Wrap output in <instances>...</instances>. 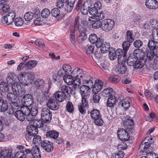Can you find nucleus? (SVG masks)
Instances as JSON below:
<instances>
[{
	"label": "nucleus",
	"mask_w": 158,
	"mask_h": 158,
	"mask_svg": "<svg viewBox=\"0 0 158 158\" xmlns=\"http://www.w3.org/2000/svg\"><path fill=\"white\" fill-rule=\"evenodd\" d=\"M0 155L1 158H11L12 156L11 155V150L5 149H1Z\"/></svg>",
	"instance_id": "obj_19"
},
{
	"label": "nucleus",
	"mask_w": 158,
	"mask_h": 158,
	"mask_svg": "<svg viewBox=\"0 0 158 158\" xmlns=\"http://www.w3.org/2000/svg\"><path fill=\"white\" fill-rule=\"evenodd\" d=\"M95 19L94 20H93L92 22H93L92 26L93 28L94 29H97L101 27L102 26V22L98 20Z\"/></svg>",
	"instance_id": "obj_39"
},
{
	"label": "nucleus",
	"mask_w": 158,
	"mask_h": 158,
	"mask_svg": "<svg viewBox=\"0 0 158 158\" xmlns=\"http://www.w3.org/2000/svg\"><path fill=\"white\" fill-rule=\"evenodd\" d=\"M33 14L31 12H26L24 15V19L26 21H29L33 18Z\"/></svg>",
	"instance_id": "obj_49"
},
{
	"label": "nucleus",
	"mask_w": 158,
	"mask_h": 158,
	"mask_svg": "<svg viewBox=\"0 0 158 158\" xmlns=\"http://www.w3.org/2000/svg\"><path fill=\"white\" fill-rule=\"evenodd\" d=\"M117 135L119 139L123 141L128 140L130 135L127 131L124 129L121 128L118 130Z\"/></svg>",
	"instance_id": "obj_11"
},
{
	"label": "nucleus",
	"mask_w": 158,
	"mask_h": 158,
	"mask_svg": "<svg viewBox=\"0 0 158 158\" xmlns=\"http://www.w3.org/2000/svg\"><path fill=\"white\" fill-rule=\"evenodd\" d=\"M150 139V140H152V138L151 137L148 136L146 137L140 144L139 148V151L140 152L144 153L145 152L147 156L148 154L151 153L150 152H148L147 151V144Z\"/></svg>",
	"instance_id": "obj_10"
},
{
	"label": "nucleus",
	"mask_w": 158,
	"mask_h": 158,
	"mask_svg": "<svg viewBox=\"0 0 158 158\" xmlns=\"http://www.w3.org/2000/svg\"><path fill=\"white\" fill-rule=\"evenodd\" d=\"M74 30L79 31H82L83 30V28L80 23L79 18V16H77L75 18L74 23Z\"/></svg>",
	"instance_id": "obj_30"
},
{
	"label": "nucleus",
	"mask_w": 158,
	"mask_h": 158,
	"mask_svg": "<svg viewBox=\"0 0 158 158\" xmlns=\"http://www.w3.org/2000/svg\"><path fill=\"white\" fill-rule=\"evenodd\" d=\"M126 55L122 56L118 58V63L121 65H125L126 60Z\"/></svg>",
	"instance_id": "obj_53"
},
{
	"label": "nucleus",
	"mask_w": 158,
	"mask_h": 158,
	"mask_svg": "<svg viewBox=\"0 0 158 158\" xmlns=\"http://www.w3.org/2000/svg\"><path fill=\"white\" fill-rule=\"evenodd\" d=\"M15 115L18 119L21 121H24L25 118L23 111L20 110L15 112Z\"/></svg>",
	"instance_id": "obj_27"
},
{
	"label": "nucleus",
	"mask_w": 158,
	"mask_h": 158,
	"mask_svg": "<svg viewBox=\"0 0 158 158\" xmlns=\"http://www.w3.org/2000/svg\"><path fill=\"white\" fill-rule=\"evenodd\" d=\"M107 15V14L106 12L105 11H102L100 13H98V12L97 13V15L95 16L94 19L100 20L106 17Z\"/></svg>",
	"instance_id": "obj_34"
},
{
	"label": "nucleus",
	"mask_w": 158,
	"mask_h": 158,
	"mask_svg": "<svg viewBox=\"0 0 158 158\" xmlns=\"http://www.w3.org/2000/svg\"><path fill=\"white\" fill-rule=\"evenodd\" d=\"M103 84L101 81L96 80L93 87V90L97 92L100 91L102 89Z\"/></svg>",
	"instance_id": "obj_22"
},
{
	"label": "nucleus",
	"mask_w": 158,
	"mask_h": 158,
	"mask_svg": "<svg viewBox=\"0 0 158 158\" xmlns=\"http://www.w3.org/2000/svg\"><path fill=\"white\" fill-rule=\"evenodd\" d=\"M53 97L56 100L59 102L64 101L66 98V95L61 91H57L53 94Z\"/></svg>",
	"instance_id": "obj_17"
},
{
	"label": "nucleus",
	"mask_w": 158,
	"mask_h": 158,
	"mask_svg": "<svg viewBox=\"0 0 158 158\" xmlns=\"http://www.w3.org/2000/svg\"><path fill=\"white\" fill-rule=\"evenodd\" d=\"M52 113L49 109H42L41 120L44 123L48 124L52 120Z\"/></svg>",
	"instance_id": "obj_7"
},
{
	"label": "nucleus",
	"mask_w": 158,
	"mask_h": 158,
	"mask_svg": "<svg viewBox=\"0 0 158 158\" xmlns=\"http://www.w3.org/2000/svg\"><path fill=\"white\" fill-rule=\"evenodd\" d=\"M117 99L115 96H112L108 98V100L107 102L106 105L107 107H113L115 105Z\"/></svg>",
	"instance_id": "obj_24"
},
{
	"label": "nucleus",
	"mask_w": 158,
	"mask_h": 158,
	"mask_svg": "<svg viewBox=\"0 0 158 158\" xmlns=\"http://www.w3.org/2000/svg\"><path fill=\"white\" fill-rule=\"evenodd\" d=\"M22 102L23 105L21 106V108H24L25 107L27 109H29V107L31 106L33 103V100L32 97L29 94H25L23 98Z\"/></svg>",
	"instance_id": "obj_8"
},
{
	"label": "nucleus",
	"mask_w": 158,
	"mask_h": 158,
	"mask_svg": "<svg viewBox=\"0 0 158 158\" xmlns=\"http://www.w3.org/2000/svg\"><path fill=\"white\" fill-rule=\"evenodd\" d=\"M33 73L31 72H22L18 75V79L20 83L23 85H26L27 80L31 82L34 79Z\"/></svg>",
	"instance_id": "obj_3"
},
{
	"label": "nucleus",
	"mask_w": 158,
	"mask_h": 158,
	"mask_svg": "<svg viewBox=\"0 0 158 158\" xmlns=\"http://www.w3.org/2000/svg\"><path fill=\"white\" fill-rule=\"evenodd\" d=\"M75 71L73 70L71 73V75H67L63 77V80L66 84L69 85H73V87L77 88L79 87L81 81L77 75H73Z\"/></svg>",
	"instance_id": "obj_2"
},
{
	"label": "nucleus",
	"mask_w": 158,
	"mask_h": 158,
	"mask_svg": "<svg viewBox=\"0 0 158 158\" xmlns=\"http://www.w3.org/2000/svg\"><path fill=\"white\" fill-rule=\"evenodd\" d=\"M14 23L15 25L16 26H21L23 24V20L21 18H17L15 20Z\"/></svg>",
	"instance_id": "obj_57"
},
{
	"label": "nucleus",
	"mask_w": 158,
	"mask_h": 158,
	"mask_svg": "<svg viewBox=\"0 0 158 158\" xmlns=\"http://www.w3.org/2000/svg\"><path fill=\"white\" fill-rule=\"evenodd\" d=\"M59 133L56 131H48L46 134V136L48 137H49L53 139H56L59 135Z\"/></svg>",
	"instance_id": "obj_32"
},
{
	"label": "nucleus",
	"mask_w": 158,
	"mask_h": 158,
	"mask_svg": "<svg viewBox=\"0 0 158 158\" xmlns=\"http://www.w3.org/2000/svg\"><path fill=\"white\" fill-rule=\"evenodd\" d=\"M27 131L29 135L34 136L37 134L38 129L37 128L30 126L27 127Z\"/></svg>",
	"instance_id": "obj_29"
},
{
	"label": "nucleus",
	"mask_w": 158,
	"mask_h": 158,
	"mask_svg": "<svg viewBox=\"0 0 158 158\" xmlns=\"http://www.w3.org/2000/svg\"><path fill=\"white\" fill-rule=\"evenodd\" d=\"M0 90L2 92H6L9 90V87L7 84L2 82L0 84Z\"/></svg>",
	"instance_id": "obj_52"
},
{
	"label": "nucleus",
	"mask_w": 158,
	"mask_h": 158,
	"mask_svg": "<svg viewBox=\"0 0 158 158\" xmlns=\"http://www.w3.org/2000/svg\"><path fill=\"white\" fill-rule=\"evenodd\" d=\"M98 10H97L94 7H90V8H89V14L92 16V17L89 18V21H90L91 20L90 19V18H93L95 16L97 15V13L98 12Z\"/></svg>",
	"instance_id": "obj_44"
},
{
	"label": "nucleus",
	"mask_w": 158,
	"mask_h": 158,
	"mask_svg": "<svg viewBox=\"0 0 158 158\" xmlns=\"http://www.w3.org/2000/svg\"><path fill=\"white\" fill-rule=\"evenodd\" d=\"M23 111L25 116H27L26 119L28 121H31L33 119V117L31 115V109H25V111Z\"/></svg>",
	"instance_id": "obj_41"
},
{
	"label": "nucleus",
	"mask_w": 158,
	"mask_h": 158,
	"mask_svg": "<svg viewBox=\"0 0 158 158\" xmlns=\"http://www.w3.org/2000/svg\"><path fill=\"white\" fill-rule=\"evenodd\" d=\"M151 39L156 44H158V30L154 31L152 33V37Z\"/></svg>",
	"instance_id": "obj_46"
},
{
	"label": "nucleus",
	"mask_w": 158,
	"mask_h": 158,
	"mask_svg": "<svg viewBox=\"0 0 158 158\" xmlns=\"http://www.w3.org/2000/svg\"><path fill=\"white\" fill-rule=\"evenodd\" d=\"M147 151L148 152H150L151 153H154L153 151L154 150V148L152 147V140L150 139L148 142L147 144Z\"/></svg>",
	"instance_id": "obj_63"
},
{
	"label": "nucleus",
	"mask_w": 158,
	"mask_h": 158,
	"mask_svg": "<svg viewBox=\"0 0 158 158\" xmlns=\"http://www.w3.org/2000/svg\"><path fill=\"white\" fill-rule=\"evenodd\" d=\"M16 95V94L15 93L9 92L7 94V98L10 101H15L18 98V96Z\"/></svg>",
	"instance_id": "obj_36"
},
{
	"label": "nucleus",
	"mask_w": 158,
	"mask_h": 158,
	"mask_svg": "<svg viewBox=\"0 0 158 158\" xmlns=\"http://www.w3.org/2000/svg\"><path fill=\"white\" fill-rule=\"evenodd\" d=\"M133 55L137 60H144L145 54L142 49L138 48L135 50L133 52Z\"/></svg>",
	"instance_id": "obj_14"
},
{
	"label": "nucleus",
	"mask_w": 158,
	"mask_h": 158,
	"mask_svg": "<svg viewBox=\"0 0 158 158\" xmlns=\"http://www.w3.org/2000/svg\"><path fill=\"white\" fill-rule=\"evenodd\" d=\"M93 5V3L91 1H88L85 2L82 5L83 8L89 10L90 7Z\"/></svg>",
	"instance_id": "obj_59"
},
{
	"label": "nucleus",
	"mask_w": 158,
	"mask_h": 158,
	"mask_svg": "<svg viewBox=\"0 0 158 158\" xmlns=\"http://www.w3.org/2000/svg\"><path fill=\"white\" fill-rule=\"evenodd\" d=\"M15 157L16 158H27V156L22 151H19L15 153Z\"/></svg>",
	"instance_id": "obj_55"
},
{
	"label": "nucleus",
	"mask_w": 158,
	"mask_h": 158,
	"mask_svg": "<svg viewBox=\"0 0 158 158\" xmlns=\"http://www.w3.org/2000/svg\"><path fill=\"white\" fill-rule=\"evenodd\" d=\"M145 5L147 8L151 10H155L158 7V2L156 0H146Z\"/></svg>",
	"instance_id": "obj_15"
},
{
	"label": "nucleus",
	"mask_w": 158,
	"mask_h": 158,
	"mask_svg": "<svg viewBox=\"0 0 158 158\" xmlns=\"http://www.w3.org/2000/svg\"><path fill=\"white\" fill-rule=\"evenodd\" d=\"M17 76L16 74L14 73H11L9 74L8 76L6 79L7 82L8 83H11L13 81L16 80Z\"/></svg>",
	"instance_id": "obj_33"
},
{
	"label": "nucleus",
	"mask_w": 158,
	"mask_h": 158,
	"mask_svg": "<svg viewBox=\"0 0 158 158\" xmlns=\"http://www.w3.org/2000/svg\"><path fill=\"white\" fill-rule=\"evenodd\" d=\"M123 123L124 126L126 128H133L134 123L131 119L127 118L123 120Z\"/></svg>",
	"instance_id": "obj_25"
},
{
	"label": "nucleus",
	"mask_w": 158,
	"mask_h": 158,
	"mask_svg": "<svg viewBox=\"0 0 158 158\" xmlns=\"http://www.w3.org/2000/svg\"><path fill=\"white\" fill-rule=\"evenodd\" d=\"M62 68H63L66 74L69 73V72H71L72 70V68L70 65L67 64H64L62 66Z\"/></svg>",
	"instance_id": "obj_62"
},
{
	"label": "nucleus",
	"mask_w": 158,
	"mask_h": 158,
	"mask_svg": "<svg viewBox=\"0 0 158 158\" xmlns=\"http://www.w3.org/2000/svg\"><path fill=\"white\" fill-rule=\"evenodd\" d=\"M15 13L13 11L9 12L4 16L2 19V22L7 25L12 24L15 19Z\"/></svg>",
	"instance_id": "obj_6"
},
{
	"label": "nucleus",
	"mask_w": 158,
	"mask_h": 158,
	"mask_svg": "<svg viewBox=\"0 0 158 158\" xmlns=\"http://www.w3.org/2000/svg\"><path fill=\"white\" fill-rule=\"evenodd\" d=\"M94 46L90 45H87L86 46L85 48L84 51L87 54L90 55L92 54L94 51Z\"/></svg>",
	"instance_id": "obj_42"
},
{
	"label": "nucleus",
	"mask_w": 158,
	"mask_h": 158,
	"mask_svg": "<svg viewBox=\"0 0 158 158\" xmlns=\"http://www.w3.org/2000/svg\"><path fill=\"white\" fill-rule=\"evenodd\" d=\"M42 121L41 119V120L35 119H34V117H33V119L28 121L29 122V123L30 125V126L38 128H40L43 126V124L44 123Z\"/></svg>",
	"instance_id": "obj_18"
},
{
	"label": "nucleus",
	"mask_w": 158,
	"mask_h": 158,
	"mask_svg": "<svg viewBox=\"0 0 158 158\" xmlns=\"http://www.w3.org/2000/svg\"><path fill=\"white\" fill-rule=\"evenodd\" d=\"M70 40L71 43L73 45H75L76 41L75 40V36L74 31L73 30H71Z\"/></svg>",
	"instance_id": "obj_58"
},
{
	"label": "nucleus",
	"mask_w": 158,
	"mask_h": 158,
	"mask_svg": "<svg viewBox=\"0 0 158 158\" xmlns=\"http://www.w3.org/2000/svg\"><path fill=\"white\" fill-rule=\"evenodd\" d=\"M100 112L97 109H93L91 112V116L93 119L100 117Z\"/></svg>",
	"instance_id": "obj_51"
},
{
	"label": "nucleus",
	"mask_w": 158,
	"mask_h": 158,
	"mask_svg": "<svg viewBox=\"0 0 158 158\" xmlns=\"http://www.w3.org/2000/svg\"><path fill=\"white\" fill-rule=\"evenodd\" d=\"M114 25V23L113 20L110 19H106L102 21V29L106 32L111 30Z\"/></svg>",
	"instance_id": "obj_4"
},
{
	"label": "nucleus",
	"mask_w": 158,
	"mask_h": 158,
	"mask_svg": "<svg viewBox=\"0 0 158 158\" xmlns=\"http://www.w3.org/2000/svg\"><path fill=\"white\" fill-rule=\"evenodd\" d=\"M26 63V69L28 70L31 69L36 66L38 64L37 61L35 60L29 61Z\"/></svg>",
	"instance_id": "obj_31"
},
{
	"label": "nucleus",
	"mask_w": 158,
	"mask_h": 158,
	"mask_svg": "<svg viewBox=\"0 0 158 158\" xmlns=\"http://www.w3.org/2000/svg\"><path fill=\"white\" fill-rule=\"evenodd\" d=\"M41 146L44 149L48 152L52 151L54 149L53 143L50 141L46 140L42 142Z\"/></svg>",
	"instance_id": "obj_13"
},
{
	"label": "nucleus",
	"mask_w": 158,
	"mask_h": 158,
	"mask_svg": "<svg viewBox=\"0 0 158 158\" xmlns=\"http://www.w3.org/2000/svg\"><path fill=\"white\" fill-rule=\"evenodd\" d=\"M61 90V91L63 92L64 94L66 95V96L68 95H70L73 92V89L71 88L66 85L62 86Z\"/></svg>",
	"instance_id": "obj_26"
},
{
	"label": "nucleus",
	"mask_w": 158,
	"mask_h": 158,
	"mask_svg": "<svg viewBox=\"0 0 158 158\" xmlns=\"http://www.w3.org/2000/svg\"><path fill=\"white\" fill-rule=\"evenodd\" d=\"M145 62L144 60H137L134 66V68L138 69L142 68L144 65Z\"/></svg>",
	"instance_id": "obj_37"
},
{
	"label": "nucleus",
	"mask_w": 158,
	"mask_h": 158,
	"mask_svg": "<svg viewBox=\"0 0 158 158\" xmlns=\"http://www.w3.org/2000/svg\"><path fill=\"white\" fill-rule=\"evenodd\" d=\"M40 149L38 147L35 145L31 148L32 156L34 158H40L41 155L39 152Z\"/></svg>",
	"instance_id": "obj_21"
},
{
	"label": "nucleus",
	"mask_w": 158,
	"mask_h": 158,
	"mask_svg": "<svg viewBox=\"0 0 158 158\" xmlns=\"http://www.w3.org/2000/svg\"><path fill=\"white\" fill-rule=\"evenodd\" d=\"M50 14V11L49 10L46 8L42 10L41 16L43 18H46L48 17Z\"/></svg>",
	"instance_id": "obj_47"
},
{
	"label": "nucleus",
	"mask_w": 158,
	"mask_h": 158,
	"mask_svg": "<svg viewBox=\"0 0 158 158\" xmlns=\"http://www.w3.org/2000/svg\"><path fill=\"white\" fill-rule=\"evenodd\" d=\"M87 38L86 34L85 32H83L80 33L77 38V40L79 42H82L85 40Z\"/></svg>",
	"instance_id": "obj_54"
},
{
	"label": "nucleus",
	"mask_w": 158,
	"mask_h": 158,
	"mask_svg": "<svg viewBox=\"0 0 158 158\" xmlns=\"http://www.w3.org/2000/svg\"><path fill=\"white\" fill-rule=\"evenodd\" d=\"M103 40L101 43V45L100 47L98 48H100V51L102 53H105L109 51L110 50V45L109 43L105 42V44H102Z\"/></svg>",
	"instance_id": "obj_23"
},
{
	"label": "nucleus",
	"mask_w": 158,
	"mask_h": 158,
	"mask_svg": "<svg viewBox=\"0 0 158 158\" xmlns=\"http://www.w3.org/2000/svg\"><path fill=\"white\" fill-rule=\"evenodd\" d=\"M12 90L13 92L19 97H22L25 93V91L23 87H22L18 82H15L12 85Z\"/></svg>",
	"instance_id": "obj_5"
},
{
	"label": "nucleus",
	"mask_w": 158,
	"mask_h": 158,
	"mask_svg": "<svg viewBox=\"0 0 158 158\" xmlns=\"http://www.w3.org/2000/svg\"><path fill=\"white\" fill-rule=\"evenodd\" d=\"M113 90L112 88H107L104 89L102 92V95L104 97H108V98L112 96H114L112 95Z\"/></svg>",
	"instance_id": "obj_28"
},
{
	"label": "nucleus",
	"mask_w": 158,
	"mask_h": 158,
	"mask_svg": "<svg viewBox=\"0 0 158 158\" xmlns=\"http://www.w3.org/2000/svg\"><path fill=\"white\" fill-rule=\"evenodd\" d=\"M75 0H69V2L66 4L65 9L68 12L71 11L73 7V5L75 3Z\"/></svg>",
	"instance_id": "obj_35"
},
{
	"label": "nucleus",
	"mask_w": 158,
	"mask_h": 158,
	"mask_svg": "<svg viewBox=\"0 0 158 158\" xmlns=\"http://www.w3.org/2000/svg\"><path fill=\"white\" fill-rule=\"evenodd\" d=\"M78 76L81 78V79H80V80L81 79L84 84L92 87L93 85V78L91 77L88 73L83 72L82 74L80 73Z\"/></svg>",
	"instance_id": "obj_9"
},
{
	"label": "nucleus",
	"mask_w": 158,
	"mask_h": 158,
	"mask_svg": "<svg viewBox=\"0 0 158 158\" xmlns=\"http://www.w3.org/2000/svg\"><path fill=\"white\" fill-rule=\"evenodd\" d=\"M131 43V42L127 40L124 42L123 44L122 47L123 51L126 53L130 48Z\"/></svg>",
	"instance_id": "obj_43"
},
{
	"label": "nucleus",
	"mask_w": 158,
	"mask_h": 158,
	"mask_svg": "<svg viewBox=\"0 0 158 158\" xmlns=\"http://www.w3.org/2000/svg\"><path fill=\"white\" fill-rule=\"evenodd\" d=\"M127 70V68L125 65H121L118 68L117 72L120 74H124Z\"/></svg>",
	"instance_id": "obj_50"
},
{
	"label": "nucleus",
	"mask_w": 158,
	"mask_h": 158,
	"mask_svg": "<svg viewBox=\"0 0 158 158\" xmlns=\"http://www.w3.org/2000/svg\"><path fill=\"white\" fill-rule=\"evenodd\" d=\"M143 42L140 40H137L135 41L133 45L135 47L137 48H139L143 45Z\"/></svg>",
	"instance_id": "obj_64"
},
{
	"label": "nucleus",
	"mask_w": 158,
	"mask_h": 158,
	"mask_svg": "<svg viewBox=\"0 0 158 158\" xmlns=\"http://www.w3.org/2000/svg\"><path fill=\"white\" fill-rule=\"evenodd\" d=\"M89 42L92 44H95L97 48L99 47L101 45L103 40L100 38H98L97 35L94 33L91 34L89 37Z\"/></svg>",
	"instance_id": "obj_12"
},
{
	"label": "nucleus",
	"mask_w": 158,
	"mask_h": 158,
	"mask_svg": "<svg viewBox=\"0 0 158 158\" xmlns=\"http://www.w3.org/2000/svg\"><path fill=\"white\" fill-rule=\"evenodd\" d=\"M47 106L49 109H58L59 105L57 102L54 99L49 100L48 102L47 103Z\"/></svg>",
	"instance_id": "obj_20"
},
{
	"label": "nucleus",
	"mask_w": 158,
	"mask_h": 158,
	"mask_svg": "<svg viewBox=\"0 0 158 158\" xmlns=\"http://www.w3.org/2000/svg\"><path fill=\"white\" fill-rule=\"evenodd\" d=\"M133 21L135 23H137L138 22H141V16L139 14H134L133 15Z\"/></svg>",
	"instance_id": "obj_61"
},
{
	"label": "nucleus",
	"mask_w": 158,
	"mask_h": 158,
	"mask_svg": "<svg viewBox=\"0 0 158 158\" xmlns=\"http://www.w3.org/2000/svg\"><path fill=\"white\" fill-rule=\"evenodd\" d=\"M137 60L134 57L131 58V57H129L127 60V63L130 66H134Z\"/></svg>",
	"instance_id": "obj_45"
},
{
	"label": "nucleus",
	"mask_w": 158,
	"mask_h": 158,
	"mask_svg": "<svg viewBox=\"0 0 158 158\" xmlns=\"http://www.w3.org/2000/svg\"><path fill=\"white\" fill-rule=\"evenodd\" d=\"M0 111L4 112L6 116L13 114L14 113L13 109H0Z\"/></svg>",
	"instance_id": "obj_56"
},
{
	"label": "nucleus",
	"mask_w": 158,
	"mask_h": 158,
	"mask_svg": "<svg viewBox=\"0 0 158 158\" xmlns=\"http://www.w3.org/2000/svg\"><path fill=\"white\" fill-rule=\"evenodd\" d=\"M156 43L154 42L151 39L148 40L147 46L150 51H153L157 48L158 46L156 45Z\"/></svg>",
	"instance_id": "obj_38"
},
{
	"label": "nucleus",
	"mask_w": 158,
	"mask_h": 158,
	"mask_svg": "<svg viewBox=\"0 0 158 158\" xmlns=\"http://www.w3.org/2000/svg\"><path fill=\"white\" fill-rule=\"evenodd\" d=\"M90 86L87 85H83L80 88V94L82 97V101L78 105V109L88 108L89 105L86 101L90 94Z\"/></svg>",
	"instance_id": "obj_1"
},
{
	"label": "nucleus",
	"mask_w": 158,
	"mask_h": 158,
	"mask_svg": "<svg viewBox=\"0 0 158 158\" xmlns=\"http://www.w3.org/2000/svg\"><path fill=\"white\" fill-rule=\"evenodd\" d=\"M155 56L153 51H148L147 53L146 57L148 60L150 61L153 59Z\"/></svg>",
	"instance_id": "obj_60"
},
{
	"label": "nucleus",
	"mask_w": 158,
	"mask_h": 158,
	"mask_svg": "<svg viewBox=\"0 0 158 158\" xmlns=\"http://www.w3.org/2000/svg\"><path fill=\"white\" fill-rule=\"evenodd\" d=\"M133 32L131 31L128 30L126 33V37L127 41H128L132 43L134 40V38L132 36Z\"/></svg>",
	"instance_id": "obj_48"
},
{
	"label": "nucleus",
	"mask_w": 158,
	"mask_h": 158,
	"mask_svg": "<svg viewBox=\"0 0 158 158\" xmlns=\"http://www.w3.org/2000/svg\"><path fill=\"white\" fill-rule=\"evenodd\" d=\"M131 100L129 97L126 98L119 102L118 105L119 108L121 107L124 109H128L131 105Z\"/></svg>",
	"instance_id": "obj_16"
},
{
	"label": "nucleus",
	"mask_w": 158,
	"mask_h": 158,
	"mask_svg": "<svg viewBox=\"0 0 158 158\" xmlns=\"http://www.w3.org/2000/svg\"><path fill=\"white\" fill-rule=\"evenodd\" d=\"M34 84L38 88H43L44 85V82L42 79H38L34 82Z\"/></svg>",
	"instance_id": "obj_40"
}]
</instances>
